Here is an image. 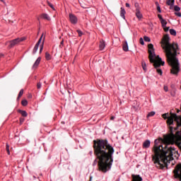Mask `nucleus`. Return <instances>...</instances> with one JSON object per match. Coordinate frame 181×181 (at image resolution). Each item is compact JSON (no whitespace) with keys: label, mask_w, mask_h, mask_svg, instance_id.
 Masks as SVG:
<instances>
[{"label":"nucleus","mask_w":181,"mask_h":181,"mask_svg":"<svg viewBox=\"0 0 181 181\" xmlns=\"http://www.w3.org/2000/svg\"><path fill=\"white\" fill-rule=\"evenodd\" d=\"M172 112L169 113H165L162 115L164 119H167V124L169 126L170 134L165 135L163 139L160 138L158 140L156 139L154 141V146L153 147V151L154 155L152 156V160L158 169H163L165 166H168V162L173 160V153H176L175 148L170 146L169 145H173L177 139H180V132H176L175 134H173V129L175 127L173 122L172 124L168 122L169 118L172 117Z\"/></svg>","instance_id":"1"},{"label":"nucleus","mask_w":181,"mask_h":181,"mask_svg":"<svg viewBox=\"0 0 181 181\" xmlns=\"http://www.w3.org/2000/svg\"><path fill=\"white\" fill-rule=\"evenodd\" d=\"M94 155L98 159V170L103 173H107L112 166L114 158V148L111 144H108L107 139H98L93 141Z\"/></svg>","instance_id":"2"},{"label":"nucleus","mask_w":181,"mask_h":181,"mask_svg":"<svg viewBox=\"0 0 181 181\" xmlns=\"http://www.w3.org/2000/svg\"><path fill=\"white\" fill-rule=\"evenodd\" d=\"M170 37H169V35H165L160 42L161 47H163L165 53L167 62L171 67V74L177 76L179 71H180V64L179 63V59L176 57L177 56L179 45L175 42L170 44Z\"/></svg>","instance_id":"3"},{"label":"nucleus","mask_w":181,"mask_h":181,"mask_svg":"<svg viewBox=\"0 0 181 181\" xmlns=\"http://www.w3.org/2000/svg\"><path fill=\"white\" fill-rule=\"evenodd\" d=\"M148 59L150 63H153V66L156 69V71L160 76H162V69H159L160 66H165V62L162 61V58L159 57V56L156 57L155 54V49H153V45L152 44H149L148 45Z\"/></svg>","instance_id":"4"},{"label":"nucleus","mask_w":181,"mask_h":181,"mask_svg":"<svg viewBox=\"0 0 181 181\" xmlns=\"http://www.w3.org/2000/svg\"><path fill=\"white\" fill-rule=\"evenodd\" d=\"M175 122L176 127H175V131H177L179 129V127H181V115L177 116L176 114H172L171 117L168 119V124H172L173 122Z\"/></svg>","instance_id":"5"},{"label":"nucleus","mask_w":181,"mask_h":181,"mask_svg":"<svg viewBox=\"0 0 181 181\" xmlns=\"http://www.w3.org/2000/svg\"><path fill=\"white\" fill-rule=\"evenodd\" d=\"M173 173L174 177L175 179H180V181H181V163L175 166V169L173 170Z\"/></svg>","instance_id":"6"},{"label":"nucleus","mask_w":181,"mask_h":181,"mask_svg":"<svg viewBox=\"0 0 181 181\" xmlns=\"http://www.w3.org/2000/svg\"><path fill=\"white\" fill-rule=\"evenodd\" d=\"M23 40H25V38L23 37H21V38L18 37L16 39H14L9 42V47L12 48L13 47V46H16V45H19L21 42H23Z\"/></svg>","instance_id":"7"},{"label":"nucleus","mask_w":181,"mask_h":181,"mask_svg":"<svg viewBox=\"0 0 181 181\" xmlns=\"http://www.w3.org/2000/svg\"><path fill=\"white\" fill-rule=\"evenodd\" d=\"M69 21L72 25H76L77 22H78L77 16L73 13H69Z\"/></svg>","instance_id":"8"},{"label":"nucleus","mask_w":181,"mask_h":181,"mask_svg":"<svg viewBox=\"0 0 181 181\" xmlns=\"http://www.w3.org/2000/svg\"><path fill=\"white\" fill-rule=\"evenodd\" d=\"M42 39H43V34H42V35L40 37L39 40L36 43L35 46L34 47V49L33 50V54H35L36 53V52H37V50L39 49V46H40V43H42Z\"/></svg>","instance_id":"9"},{"label":"nucleus","mask_w":181,"mask_h":181,"mask_svg":"<svg viewBox=\"0 0 181 181\" xmlns=\"http://www.w3.org/2000/svg\"><path fill=\"white\" fill-rule=\"evenodd\" d=\"M132 181H142V177L140 175H132Z\"/></svg>","instance_id":"10"},{"label":"nucleus","mask_w":181,"mask_h":181,"mask_svg":"<svg viewBox=\"0 0 181 181\" xmlns=\"http://www.w3.org/2000/svg\"><path fill=\"white\" fill-rule=\"evenodd\" d=\"M149 146H151V141L150 140H146L143 143V148L144 149H148V148H149Z\"/></svg>","instance_id":"11"},{"label":"nucleus","mask_w":181,"mask_h":181,"mask_svg":"<svg viewBox=\"0 0 181 181\" xmlns=\"http://www.w3.org/2000/svg\"><path fill=\"white\" fill-rule=\"evenodd\" d=\"M99 47L100 50H104V48L105 47V41L101 40L100 42Z\"/></svg>","instance_id":"12"},{"label":"nucleus","mask_w":181,"mask_h":181,"mask_svg":"<svg viewBox=\"0 0 181 181\" xmlns=\"http://www.w3.org/2000/svg\"><path fill=\"white\" fill-rule=\"evenodd\" d=\"M120 16L123 18L125 19V14L127 13V12L125 11V9L124 8H120Z\"/></svg>","instance_id":"13"},{"label":"nucleus","mask_w":181,"mask_h":181,"mask_svg":"<svg viewBox=\"0 0 181 181\" xmlns=\"http://www.w3.org/2000/svg\"><path fill=\"white\" fill-rule=\"evenodd\" d=\"M136 16L138 19H142V13L139 11V8L136 10Z\"/></svg>","instance_id":"14"},{"label":"nucleus","mask_w":181,"mask_h":181,"mask_svg":"<svg viewBox=\"0 0 181 181\" xmlns=\"http://www.w3.org/2000/svg\"><path fill=\"white\" fill-rule=\"evenodd\" d=\"M42 60L41 57H38L37 59V60L35 61V64H33V68H36L37 66H39V64H40V61Z\"/></svg>","instance_id":"15"},{"label":"nucleus","mask_w":181,"mask_h":181,"mask_svg":"<svg viewBox=\"0 0 181 181\" xmlns=\"http://www.w3.org/2000/svg\"><path fill=\"white\" fill-rule=\"evenodd\" d=\"M166 4L168 6H173V5H175V0H168Z\"/></svg>","instance_id":"16"},{"label":"nucleus","mask_w":181,"mask_h":181,"mask_svg":"<svg viewBox=\"0 0 181 181\" xmlns=\"http://www.w3.org/2000/svg\"><path fill=\"white\" fill-rule=\"evenodd\" d=\"M123 50L124 52H128L129 48H128V42H124V43L123 44Z\"/></svg>","instance_id":"17"},{"label":"nucleus","mask_w":181,"mask_h":181,"mask_svg":"<svg viewBox=\"0 0 181 181\" xmlns=\"http://www.w3.org/2000/svg\"><path fill=\"white\" fill-rule=\"evenodd\" d=\"M18 112H19L20 114H21L22 117H28V112H26V111H25V110H18Z\"/></svg>","instance_id":"18"},{"label":"nucleus","mask_w":181,"mask_h":181,"mask_svg":"<svg viewBox=\"0 0 181 181\" xmlns=\"http://www.w3.org/2000/svg\"><path fill=\"white\" fill-rule=\"evenodd\" d=\"M41 16L42 18H43V19H46L47 21H50V17H49V15L46 13H42Z\"/></svg>","instance_id":"19"},{"label":"nucleus","mask_w":181,"mask_h":181,"mask_svg":"<svg viewBox=\"0 0 181 181\" xmlns=\"http://www.w3.org/2000/svg\"><path fill=\"white\" fill-rule=\"evenodd\" d=\"M160 21L162 25V28H165V26H166V25H168V22L166 21V20H165L163 18Z\"/></svg>","instance_id":"20"},{"label":"nucleus","mask_w":181,"mask_h":181,"mask_svg":"<svg viewBox=\"0 0 181 181\" xmlns=\"http://www.w3.org/2000/svg\"><path fill=\"white\" fill-rule=\"evenodd\" d=\"M45 59L46 60H52V55L49 52L45 53Z\"/></svg>","instance_id":"21"},{"label":"nucleus","mask_w":181,"mask_h":181,"mask_svg":"<svg viewBox=\"0 0 181 181\" xmlns=\"http://www.w3.org/2000/svg\"><path fill=\"white\" fill-rule=\"evenodd\" d=\"M141 66H142L143 70L144 71H146V63L145 62V61L141 62Z\"/></svg>","instance_id":"22"},{"label":"nucleus","mask_w":181,"mask_h":181,"mask_svg":"<svg viewBox=\"0 0 181 181\" xmlns=\"http://www.w3.org/2000/svg\"><path fill=\"white\" fill-rule=\"evenodd\" d=\"M44 45H45V37L42 40V44L40 45V53H42V52L43 51Z\"/></svg>","instance_id":"23"},{"label":"nucleus","mask_w":181,"mask_h":181,"mask_svg":"<svg viewBox=\"0 0 181 181\" xmlns=\"http://www.w3.org/2000/svg\"><path fill=\"white\" fill-rule=\"evenodd\" d=\"M22 95H23V89H21L18 93V96L17 98V100H19L21 98V97H22Z\"/></svg>","instance_id":"24"},{"label":"nucleus","mask_w":181,"mask_h":181,"mask_svg":"<svg viewBox=\"0 0 181 181\" xmlns=\"http://www.w3.org/2000/svg\"><path fill=\"white\" fill-rule=\"evenodd\" d=\"M170 35H172L173 36H176V30L174 29H170Z\"/></svg>","instance_id":"25"},{"label":"nucleus","mask_w":181,"mask_h":181,"mask_svg":"<svg viewBox=\"0 0 181 181\" xmlns=\"http://www.w3.org/2000/svg\"><path fill=\"white\" fill-rule=\"evenodd\" d=\"M157 5V11L160 13L162 12V10L160 9V6H159V4L158 2L156 3Z\"/></svg>","instance_id":"26"},{"label":"nucleus","mask_w":181,"mask_h":181,"mask_svg":"<svg viewBox=\"0 0 181 181\" xmlns=\"http://www.w3.org/2000/svg\"><path fill=\"white\" fill-rule=\"evenodd\" d=\"M21 104L22 105H23V107H26V105H28V100H22Z\"/></svg>","instance_id":"27"},{"label":"nucleus","mask_w":181,"mask_h":181,"mask_svg":"<svg viewBox=\"0 0 181 181\" xmlns=\"http://www.w3.org/2000/svg\"><path fill=\"white\" fill-rule=\"evenodd\" d=\"M153 115H155V112H150L147 115V118H149V117H153Z\"/></svg>","instance_id":"28"},{"label":"nucleus","mask_w":181,"mask_h":181,"mask_svg":"<svg viewBox=\"0 0 181 181\" xmlns=\"http://www.w3.org/2000/svg\"><path fill=\"white\" fill-rule=\"evenodd\" d=\"M6 151H7L8 155H11V151H9V145L8 144H6Z\"/></svg>","instance_id":"29"},{"label":"nucleus","mask_w":181,"mask_h":181,"mask_svg":"<svg viewBox=\"0 0 181 181\" xmlns=\"http://www.w3.org/2000/svg\"><path fill=\"white\" fill-rule=\"evenodd\" d=\"M144 39L145 42H151V38H149L148 36H144Z\"/></svg>","instance_id":"30"},{"label":"nucleus","mask_w":181,"mask_h":181,"mask_svg":"<svg viewBox=\"0 0 181 181\" xmlns=\"http://www.w3.org/2000/svg\"><path fill=\"white\" fill-rule=\"evenodd\" d=\"M174 10L175 11V12H179V11H180V7H179L177 6H175Z\"/></svg>","instance_id":"31"},{"label":"nucleus","mask_w":181,"mask_h":181,"mask_svg":"<svg viewBox=\"0 0 181 181\" xmlns=\"http://www.w3.org/2000/svg\"><path fill=\"white\" fill-rule=\"evenodd\" d=\"M37 88L38 90L40 89V88H42V83L38 82V83H37Z\"/></svg>","instance_id":"32"},{"label":"nucleus","mask_w":181,"mask_h":181,"mask_svg":"<svg viewBox=\"0 0 181 181\" xmlns=\"http://www.w3.org/2000/svg\"><path fill=\"white\" fill-rule=\"evenodd\" d=\"M76 32L78 34V36L80 37L83 36V32H81V30H77Z\"/></svg>","instance_id":"33"},{"label":"nucleus","mask_w":181,"mask_h":181,"mask_svg":"<svg viewBox=\"0 0 181 181\" xmlns=\"http://www.w3.org/2000/svg\"><path fill=\"white\" fill-rule=\"evenodd\" d=\"M140 44L142 45V46H144V45H145V42H144V38L141 37L139 40Z\"/></svg>","instance_id":"34"},{"label":"nucleus","mask_w":181,"mask_h":181,"mask_svg":"<svg viewBox=\"0 0 181 181\" xmlns=\"http://www.w3.org/2000/svg\"><path fill=\"white\" fill-rule=\"evenodd\" d=\"M163 29L164 30L165 32L169 31V27H166V25H165V27H163Z\"/></svg>","instance_id":"35"},{"label":"nucleus","mask_w":181,"mask_h":181,"mask_svg":"<svg viewBox=\"0 0 181 181\" xmlns=\"http://www.w3.org/2000/svg\"><path fill=\"white\" fill-rule=\"evenodd\" d=\"M134 6H135L136 10L139 9V4L135 3Z\"/></svg>","instance_id":"36"},{"label":"nucleus","mask_w":181,"mask_h":181,"mask_svg":"<svg viewBox=\"0 0 181 181\" xmlns=\"http://www.w3.org/2000/svg\"><path fill=\"white\" fill-rule=\"evenodd\" d=\"M24 121H25V118H20V124H23V122H24Z\"/></svg>","instance_id":"37"},{"label":"nucleus","mask_w":181,"mask_h":181,"mask_svg":"<svg viewBox=\"0 0 181 181\" xmlns=\"http://www.w3.org/2000/svg\"><path fill=\"white\" fill-rule=\"evenodd\" d=\"M175 15H176V16H179V18H181V13L176 12V13H175Z\"/></svg>","instance_id":"38"},{"label":"nucleus","mask_w":181,"mask_h":181,"mask_svg":"<svg viewBox=\"0 0 181 181\" xmlns=\"http://www.w3.org/2000/svg\"><path fill=\"white\" fill-rule=\"evenodd\" d=\"M158 18H159L160 21H162L163 18L162 17V15L158 14Z\"/></svg>","instance_id":"39"},{"label":"nucleus","mask_w":181,"mask_h":181,"mask_svg":"<svg viewBox=\"0 0 181 181\" xmlns=\"http://www.w3.org/2000/svg\"><path fill=\"white\" fill-rule=\"evenodd\" d=\"M164 90H165V92L168 91V86H164Z\"/></svg>","instance_id":"40"},{"label":"nucleus","mask_w":181,"mask_h":181,"mask_svg":"<svg viewBox=\"0 0 181 181\" xmlns=\"http://www.w3.org/2000/svg\"><path fill=\"white\" fill-rule=\"evenodd\" d=\"M129 6H130L129 4L126 3V7H127V8H129Z\"/></svg>","instance_id":"41"},{"label":"nucleus","mask_w":181,"mask_h":181,"mask_svg":"<svg viewBox=\"0 0 181 181\" xmlns=\"http://www.w3.org/2000/svg\"><path fill=\"white\" fill-rule=\"evenodd\" d=\"M49 6H50V8H52V9H53V4H49Z\"/></svg>","instance_id":"42"},{"label":"nucleus","mask_w":181,"mask_h":181,"mask_svg":"<svg viewBox=\"0 0 181 181\" xmlns=\"http://www.w3.org/2000/svg\"><path fill=\"white\" fill-rule=\"evenodd\" d=\"M64 43V40L61 41V42H60L61 46H63Z\"/></svg>","instance_id":"43"},{"label":"nucleus","mask_w":181,"mask_h":181,"mask_svg":"<svg viewBox=\"0 0 181 181\" xmlns=\"http://www.w3.org/2000/svg\"><path fill=\"white\" fill-rule=\"evenodd\" d=\"M115 119V117H114V116H112L111 117H110V119L112 121L113 119Z\"/></svg>","instance_id":"44"},{"label":"nucleus","mask_w":181,"mask_h":181,"mask_svg":"<svg viewBox=\"0 0 181 181\" xmlns=\"http://www.w3.org/2000/svg\"><path fill=\"white\" fill-rule=\"evenodd\" d=\"M0 57H4V54H0Z\"/></svg>","instance_id":"45"},{"label":"nucleus","mask_w":181,"mask_h":181,"mask_svg":"<svg viewBox=\"0 0 181 181\" xmlns=\"http://www.w3.org/2000/svg\"><path fill=\"white\" fill-rule=\"evenodd\" d=\"M177 113L180 112V110L179 109H177Z\"/></svg>","instance_id":"46"},{"label":"nucleus","mask_w":181,"mask_h":181,"mask_svg":"<svg viewBox=\"0 0 181 181\" xmlns=\"http://www.w3.org/2000/svg\"><path fill=\"white\" fill-rule=\"evenodd\" d=\"M1 2H4V3H5V1H4V0H0Z\"/></svg>","instance_id":"47"},{"label":"nucleus","mask_w":181,"mask_h":181,"mask_svg":"<svg viewBox=\"0 0 181 181\" xmlns=\"http://www.w3.org/2000/svg\"><path fill=\"white\" fill-rule=\"evenodd\" d=\"M116 181H119V179L116 180Z\"/></svg>","instance_id":"48"},{"label":"nucleus","mask_w":181,"mask_h":181,"mask_svg":"<svg viewBox=\"0 0 181 181\" xmlns=\"http://www.w3.org/2000/svg\"><path fill=\"white\" fill-rule=\"evenodd\" d=\"M95 162H97V160H95Z\"/></svg>","instance_id":"49"},{"label":"nucleus","mask_w":181,"mask_h":181,"mask_svg":"<svg viewBox=\"0 0 181 181\" xmlns=\"http://www.w3.org/2000/svg\"><path fill=\"white\" fill-rule=\"evenodd\" d=\"M180 2H181V0H180Z\"/></svg>","instance_id":"50"}]
</instances>
